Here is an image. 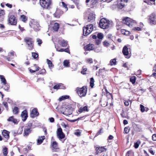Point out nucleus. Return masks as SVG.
Segmentation results:
<instances>
[{
    "label": "nucleus",
    "mask_w": 156,
    "mask_h": 156,
    "mask_svg": "<svg viewBox=\"0 0 156 156\" xmlns=\"http://www.w3.org/2000/svg\"><path fill=\"white\" fill-rule=\"evenodd\" d=\"M116 59H114L112 60H111L110 62L109 65L112 66V65H115L116 64Z\"/></svg>",
    "instance_id": "44"
},
{
    "label": "nucleus",
    "mask_w": 156,
    "mask_h": 156,
    "mask_svg": "<svg viewBox=\"0 0 156 156\" xmlns=\"http://www.w3.org/2000/svg\"><path fill=\"white\" fill-rule=\"evenodd\" d=\"M20 18L22 21L24 23L26 22L27 20V18L24 15L21 16Z\"/></svg>",
    "instance_id": "35"
},
{
    "label": "nucleus",
    "mask_w": 156,
    "mask_h": 156,
    "mask_svg": "<svg viewBox=\"0 0 156 156\" xmlns=\"http://www.w3.org/2000/svg\"><path fill=\"white\" fill-rule=\"evenodd\" d=\"M7 120L15 124H17L18 123L17 119H14L13 116L9 117V118L7 119Z\"/></svg>",
    "instance_id": "25"
},
{
    "label": "nucleus",
    "mask_w": 156,
    "mask_h": 156,
    "mask_svg": "<svg viewBox=\"0 0 156 156\" xmlns=\"http://www.w3.org/2000/svg\"><path fill=\"white\" fill-rule=\"evenodd\" d=\"M123 66L124 68H128L130 67L129 66V65L127 63H126L124 64L123 65Z\"/></svg>",
    "instance_id": "53"
},
{
    "label": "nucleus",
    "mask_w": 156,
    "mask_h": 156,
    "mask_svg": "<svg viewBox=\"0 0 156 156\" xmlns=\"http://www.w3.org/2000/svg\"><path fill=\"white\" fill-rule=\"evenodd\" d=\"M62 5L63 7H64L65 9V11H66L68 10V8L67 7L66 5L65 4V3L64 2H62Z\"/></svg>",
    "instance_id": "49"
},
{
    "label": "nucleus",
    "mask_w": 156,
    "mask_h": 156,
    "mask_svg": "<svg viewBox=\"0 0 156 156\" xmlns=\"http://www.w3.org/2000/svg\"><path fill=\"white\" fill-rule=\"evenodd\" d=\"M94 45L89 44L85 46L84 49L85 51H91L94 48Z\"/></svg>",
    "instance_id": "16"
},
{
    "label": "nucleus",
    "mask_w": 156,
    "mask_h": 156,
    "mask_svg": "<svg viewBox=\"0 0 156 156\" xmlns=\"http://www.w3.org/2000/svg\"><path fill=\"white\" fill-rule=\"evenodd\" d=\"M152 139L153 141H156V134L153 135L152 136Z\"/></svg>",
    "instance_id": "56"
},
{
    "label": "nucleus",
    "mask_w": 156,
    "mask_h": 156,
    "mask_svg": "<svg viewBox=\"0 0 156 156\" xmlns=\"http://www.w3.org/2000/svg\"><path fill=\"white\" fill-rule=\"evenodd\" d=\"M140 141L139 140L137 141L136 142L134 143V147L135 148H138L139 145L140 144Z\"/></svg>",
    "instance_id": "42"
},
{
    "label": "nucleus",
    "mask_w": 156,
    "mask_h": 156,
    "mask_svg": "<svg viewBox=\"0 0 156 156\" xmlns=\"http://www.w3.org/2000/svg\"><path fill=\"white\" fill-rule=\"evenodd\" d=\"M96 0H91L90 1V4L93 5H95L96 3Z\"/></svg>",
    "instance_id": "54"
},
{
    "label": "nucleus",
    "mask_w": 156,
    "mask_h": 156,
    "mask_svg": "<svg viewBox=\"0 0 156 156\" xmlns=\"http://www.w3.org/2000/svg\"><path fill=\"white\" fill-rule=\"evenodd\" d=\"M15 52L13 51H12L8 53V56L9 57V58H6L7 59L8 61H10L13 58L14 56V54Z\"/></svg>",
    "instance_id": "24"
},
{
    "label": "nucleus",
    "mask_w": 156,
    "mask_h": 156,
    "mask_svg": "<svg viewBox=\"0 0 156 156\" xmlns=\"http://www.w3.org/2000/svg\"><path fill=\"white\" fill-rule=\"evenodd\" d=\"M101 40L100 39H97L95 41V44L97 45H99L101 42Z\"/></svg>",
    "instance_id": "51"
},
{
    "label": "nucleus",
    "mask_w": 156,
    "mask_h": 156,
    "mask_svg": "<svg viewBox=\"0 0 156 156\" xmlns=\"http://www.w3.org/2000/svg\"><path fill=\"white\" fill-rule=\"evenodd\" d=\"M140 111L142 112H144L145 111V108L144 106L142 105H140Z\"/></svg>",
    "instance_id": "50"
},
{
    "label": "nucleus",
    "mask_w": 156,
    "mask_h": 156,
    "mask_svg": "<svg viewBox=\"0 0 156 156\" xmlns=\"http://www.w3.org/2000/svg\"><path fill=\"white\" fill-rule=\"evenodd\" d=\"M24 41L28 45L29 49L31 50L33 47L34 41L32 38L30 37H26L24 38Z\"/></svg>",
    "instance_id": "6"
},
{
    "label": "nucleus",
    "mask_w": 156,
    "mask_h": 156,
    "mask_svg": "<svg viewBox=\"0 0 156 156\" xmlns=\"http://www.w3.org/2000/svg\"><path fill=\"white\" fill-rule=\"evenodd\" d=\"M156 15L154 13H152L150 16V23L151 24H156Z\"/></svg>",
    "instance_id": "13"
},
{
    "label": "nucleus",
    "mask_w": 156,
    "mask_h": 156,
    "mask_svg": "<svg viewBox=\"0 0 156 156\" xmlns=\"http://www.w3.org/2000/svg\"><path fill=\"white\" fill-rule=\"evenodd\" d=\"M97 37L98 39L101 40L103 38V34L101 33H98L97 34Z\"/></svg>",
    "instance_id": "40"
},
{
    "label": "nucleus",
    "mask_w": 156,
    "mask_h": 156,
    "mask_svg": "<svg viewBox=\"0 0 156 156\" xmlns=\"http://www.w3.org/2000/svg\"><path fill=\"white\" fill-rule=\"evenodd\" d=\"M87 69H83V70L81 71V73L83 74H85L86 73V72L87 71Z\"/></svg>",
    "instance_id": "59"
},
{
    "label": "nucleus",
    "mask_w": 156,
    "mask_h": 156,
    "mask_svg": "<svg viewBox=\"0 0 156 156\" xmlns=\"http://www.w3.org/2000/svg\"><path fill=\"white\" fill-rule=\"evenodd\" d=\"M64 65L66 67H69V62L68 60H65L63 62Z\"/></svg>",
    "instance_id": "41"
},
{
    "label": "nucleus",
    "mask_w": 156,
    "mask_h": 156,
    "mask_svg": "<svg viewBox=\"0 0 156 156\" xmlns=\"http://www.w3.org/2000/svg\"><path fill=\"white\" fill-rule=\"evenodd\" d=\"M21 117L23 121L24 122L26 120L28 117L27 112L26 110H24L22 112Z\"/></svg>",
    "instance_id": "15"
},
{
    "label": "nucleus",
    "mask_w": 156,
    "mask_h": 156,
    "mask_svg": "<svg viewBox=\"0 0 156 156\" xmlns=\"http://www.w3.org/2000/svg\"><path fill=\"white\" fill-rule=\"evenodd\" d=\"M4 85H5V86L4 87V89L7 91H8L9 89V86L8 85V83H7L5 84H3Z\"/></svg>",
    "instance_id": "45"
},
{
    "label": "nucleus",
    "mask_w": 156,
    "mask_h": 156,
    "mask_svg": "<svg viewBox=\"0 0 156 156\" xmlns=\"http://www.w3.org/2000/svg\"><path fill=\"white\" fill-rule=\"evenodd\" d=\"M128 0H118V7L119 9L123 8L127 3Z\"/></svg>",
    "instance_id": "11"
},
{
    "label": "nucleus",
    "mask_w": 156,
    "mask_h": 156,
    "mask_svg": "<svg viewBox=\"0 0 156 156\" xmlns=\"http://www.w3.org/2000/svg\"><path fill=\"white\" fill-rule=\"evenodd\" d=\"M149 152L152 154L154 155V153L153 152L152 149L151 148H150L148 149Z\"/></svg>",
    "instance_id": "55"
},
{
    "label": "nucleus",
    "mask_w": 156,
    "mask_h": 156,
    "mask_svg": "<svg viewBox=\"0 0 156 156\" xmlns=\"http://www.w3.org/2000/svg\"><path fill=\"white\" fill-rule=\"evenodd\" d=\"M69 96L68 95H66L64 96H62L61 97H60L59 98V101H61L62 100H63L65 99H67L69 98Z\"/></svg>",
    "instance_id": "37"
},
{
    "label": "nucleus",
    "mask_w": 156,
    "mask_h": 156,
    "mask_svg": "<svg viewBox=\"0 0 156 156\" xmlns=\"http://www.w3.org/2000/svg\"><path fill=\"white\" fill-rule=\"evenodd\" d=\"M47 62L48 65L49 67H53L54 65H53L51 62L48 59H47Z\"/></svg>",
    "instance_id": "38"
},
{
    "label": "nucleus",
    "mask_w": 156,
    "mask_h": 156,
    "mask_svg": "<svg viewBox=\"0 0 156 156\" xmlns=\"http://www.w3.org/2000/svg\"><path fill=\"white\" fill-rule=\"evenodd\" d=\"M141 73V71L140 69L138 70L136 72V74L137 75H140Z\"/></svg>",
    "instance_id": "62"
},
{
    "label": "nucleus",
    "mask_w": 156,
    "mask_h": 156,
    "mask_svg": "<svg viewBox=\"0 0 156 156\" xmlns=\"http://www.w3.org/2000/svg\"><path fill=\"white\" fill-rule=\"evenodd\" d=\"M33 125V123L30 122H29L27 124V126L29 127V128H30V127H32Z\"/></svg>",
    "instance_id": "57"
},
{
    "label": "nucleus",
    "mask_w": 156,
    "mask_h": 156,
    "mask_svg": "<svg viewBox=\"0 0 156 156\" xmlns=\"http://www.w3.org/2000/svg\"><path fill=\"white\" fill-rule=\"evenodd\" d=\"M32 56L34 57V58L35 59L37 58L38 56V54L34 52L32 53Z\"/></svg>",
    "instance_id": "47"
},
{
    "label": "nucleus",
    "mask_w": 156,
    "mask_h": 156,
    "mask_svg": "<svg viewBox=\"0 0 156 156\" xmlns=\"http://www.w3.org/2000/svg\"><path fill=\"white\" fill-rule=\"evenodd\" d=\"M87 88L85 86L81 88L77 87L76 91L77 94L80 97L85 96L86 94Z\"/></svg>",
    "instance_id": "2"
},
{
    "label": "nucleus",
    "mask_w": 156,
    "mask_h": 156,
    "mask_svg": "<svg viewBox=\"0 0 156 156\" xmlns=\"http://www.w3.org/2000/svg\"><path fill=\"white\" fill-rule=\"evenodd\" d=\"M85 111H88L87 107V106H85L83 107H81L79 110V112L80 113L82 112Z\"/></svg>",
    "instance_id": "27"
},
{
    "label": "nucleus",
    "mask_w": 156,
    "mask_h": 156,
    "mask_svg": "<svg viewBox=\"0 0 156 156\" xmlns=\"http://www.w3.org/2000/svg\"><path fill=\"white\" fill-rule=\"evenodd\" d=\"M59 28V24L57 23H55L53 27V30L55 31H58Z\"/></svg>",
    "instance_id": "31"
},
{
    "label": "nucleus",
    "mask_w": 156,
    "mask_h": 156,
    "mask_svg": "<svg viewBox=\"0 0 156 156\" xmlns=\"http://www.w3.org/2000/svg\"><path fill=\"white\" fill-rule=\"evenodd\" d=\"M96 153L97 154L98 153H101L103 151H106V149L104 147H97L96 148Z\"/></svg>",
    "instance_id": "23"
},
{
    "label": "nucleus",
    "mask_w": 156,
    "mask_h": 156,
    "mask_svg": "<svg viewBox=\"0 0 156 156\" xmlns=\"http://www.w3.org/2000/svg\"><path fill=\"white\" fill-rule=\"evenodd\" d=\"M3 105L5 107V108H6V109L8 110V107L7 103L6 102H4L3 103Z\"/></svg>",
    "instance_id": "52"
},
{
    "label": "nucleus",
    "mask_w": 156,
    "mask_h": 156,
    "mask_svg": "<svg viewBox=\"0 0 156 156\" xmlns=\"http://www.w3.org/2000/svg\"><path fill=\"white\" fill-rule=\"evenodd\" d=\"M57 136L60 140H61L65 138V135L63 132L62 129L61 127L57 129L56 131Z\"/></svg>",
    "instance_id": "8"
},
{
    "label": "nucleus",
    "mask_w": 156,
    "mask_h": 156,
    "mask_svg": "<svg viewBox=\"0 0 156 156\" xmlns=\"http://www.w3.org/2000/svg\"><path fill=\"white\" fill-rule=\"evenodd\" d=\"M104 133V129L103 128H101L99 130H98L97 133H96L95 135L94 138H95V137H97L99 135H101L102 133Z\"/></svg>",
    "instance_id": "29"
},
{
    "label": "nucleus",
    "mask_w": 156,
    "mask_h": 156,
    "mask_svg": "<svg viewBox=\"0 0 156 156\" xmlns=\"http://www.w3.org/2000/svg\"><path fill=\"white\" fill-rule=\"evenodd\" d=\"M130 49L128 48L126 46H125L122 49V53L123 55L125 56H129V53H130Z\"/></svg>",
    "instance_id": "14"
},
{
    "label": "nucleus",
    "mask_w": 156,
    "mask_h": 156,
    "mask_svg": "<svg viewBox=\"0 0 156 156\" xmlns=\"http://www.w3.org/2000/svg\"><path fill=\"white\" fill-rule=\"evenodd\" d=\"M19 108L17 107H15L13 109V112L14 114H17L19 112Z\"/></svg>",
    "instance_id": "34"
},
{
    "label": "nucleus",
    "mask_w": 156,
    "mask_h": 156,
    "mask_svg": "<svg viewBox=\"0 0 156 156\" xmlns=\"http://www.w3.org/2000/svg\"><path fill=\"white\" fill-rule=\"evenodd\" d=\"M31 128H25L23 131V135L24 136H27L31 132Z\"/></svg>",
    "instance_id": "17"
},
{
    "label": "nucleus",
    "mask_w": 156,
    "mask_h": 156,
    "mask_svg": "<svg viewBox=\"0 0 156 156\" xmlns=\"http://www.w3.org/2000/svg\"><path fill=\"white\" fill-rule=\"evenodd\" d=\"M114 138V137L112 135H110L108 138V140H112Z\"/></svg>",
    "instance_id": "63"
},
{
    "label": "nucleus",
    "mask_w": 156,
    "mask_h": 156,
    "mask_svg": "<svg viewBox=\"0 0 156 156\" xmlns=\"http://www.w3.org/2000/svg\"><path fill=\"white\" fill-rule=\"evenodd\" d=\"M59 44L63 47H66L67 44V42L64 40H59Z\"/></svg>",
    "instance_id": "22"
},
{
    "label": "nucleus",
    "mask_w": 156,
    "mask_h": 156,
    "mask_svg": "<svg viewBox=\"0 0 156 156\" xmlns=\"http://www.w3.org/2000/svg\"><path fill=\"white\" fill-rule=\"evenodd\" d=\"M35 70H33L32 69H30L29 71L31 73L36 72V74H45L46 71L45 69H35Z\"/></svg>",
    "instance_id": "10"
},
{
    "label": "nucleus",
    "mask_w": 156,
    "mask_h": 156,
    "mask_svg": "<svg viewBox=\"0 0 156 156\" xmlns=\"http://www.w3.org/2000/svg\"><path fill=\"white\" fill-rule=\"evenodd\" d=\"M94 81L93 77H91L90 79V85L91 88H93L94 86Z\"/></svg>",
    "instance_id": "39"
},
{
    "label": "nucleus",
    "mask_w": 156,
    "mask_h": 156,
    "mask_svg": "<svg viewBox=\"0 0 156 156\" xmlns=\"http://www.w3.org/2000/svg\"><path fill=\"white\" fill-rule=\"evenodd\" d=\"M56 51H58L59 52H63V51H65L66 52H67L69 54H70V51L69 50V49L68 48H67L66 49H61L60 50H58V49H56Z\"/></svg>",
    "instance_id": "32"
},
{
    "label": "nucleus",
    "mask_w": 156,
    "mask_h": 156,
    "mask_svg": "<svg viewBox=\"0 0 156 156\" xmlns=\"http://www.w3.org/2000/svg\"><path fill=\"white\" fill-rule=\"evenodd\" d=\"M2 135L5 138L9 139V132L5 130H3L2 132Z\"/></svg>",
    "instance_id": "21"
},
{
    "label": "nucleus",
    "mask_w": 156,
    "mask_h": 156,
    "mask_svg": "<svg viewBox=\"0 0 156 156\" xmlns=\"http://www.w3.org/2000/svg\"><path fill=\"white\" fill-rule=\"evenodd\" d=\"M62 12L59 10L58 9L56 10L55 13L54 14V16L57 18H59L60 16L62 14Z\"/></svg>",
    "instance_id": "19"
},
{
    "label": "nucleus",
    "mask_w": 156,
    "mask_h": 156,
    "mask_svg": "<svg viewBox=\"0 0 156 156\" xmlns=\"http://www.w3.org/2000/svg\"><path fill=\"white\" fill-rule=\"evenodd\" d=\"M30 26L35 31L40 30V26L38 22L35 20H32L29 23Z\"/></svg>",
    "instance_id": "4"
},
{
    "label": "nucleus",
    "mask_w": 156,
    "mask_h": 156,
    "mask_svg": "<svg viewBox=\"0 0 156 156\" xmlns=\"http://www.w3.org/2000/svg\"><path fill=\"white\" fill-rule=\"evenodd\" d=\"M114 26L113 22L111 20H108V28H111Z\"/></svg>",
    "instance_id": "33"
},
{
    "label": "nucleus",
    "mask_w": 156,
    "mask_h": 156,
    "mask_svg": "<svg viewBox=\"0 0 156 156\" xmlns=\"http://www.w3.org/2000/svg\"><path fill=\"white\" fill-rule=\"evenodd\" d=\"M93 25L90 24L87 25L86 26L83 27V32L84 36H86L88 35L93 31Z\"/></svg>",
    "instance_id": "1"
},
{
    "label": "nucleus",
    "mask_w": 156,
    "mask_h": 156,
    "mask_svg": "<svg viewBox=\"0 0 156 156\" xmlns=\"http://www.w3.org/2000/svg\"><path fill=\"white\" fill-rule=\"evenodd\" d=\"M5 14V12L4 10L0 9V21H2L3 20Z\"/></svg>",
    "instance_id": "26"
},
{
    "label": "nucleus",
    "mask_w": 156,
    "mask_h": 156,
    "mask_svg": "<svg viewBox=\"0 0 156 156\" xmlns=\"http://www.w3.org/2000/svg\"><path fill=\"white\" fill-rule=\"evenodd\" d=\"M86 60L89 63H91L93 62V59L92 58H87Z\"/></svg>",
    "instance_id": "58"
},
{
    "label": "nucleus",
    "mask_w": 156,
    "mask_h": 156,
    "mask_svg": "<svg viewBox=\"0 0 156 156\" xmlns=\"http://www.w3.org/2000/svg\"><path fill=\"white\" fill-rule=\"evenodd\" d=\"M65 88L63 84L62 83H59L54 86L53 88L54 89H63Z\"/></svg>",
    "instance_id": "20"
},
{
    "label": "nucleus",
    "mask_w": 156,
    "mask_h": 156,
    "mask_svg": "<svg viewBox=\"0 0 156 156\" xmlns=\"http://www.w3.org/2000/svg\"><path fill=\"white\" fill-rule=\"evenodd\" d=\"M123 23L129 27H131L136 23V21L129 17L126 18L122 20Z\"/></svg>",
    "instance_id": "3"
},
{
    "label": "nucleus",
    "mask_w": 156,
    "mask_h": 156,
    "mask_svg": "<svg viewBox=\"0 0 156 156\" xmlns=\"http://www.w3.org/2000/svg\"><path fill=\"white\" fill-rule=\"evenodd\" d=\"M45 139V137L44 136H41L38 139L37 141V143L39 144H41L42 143L43 140H44Z\"/></svg>",
    "instance_id": "30"
},
{
    "label": "nucleus",
    "mask_w": 156,
    "mask_h": 156,
    "mask_svg": "<svg viewBox=\"0 0 156 156\" xmlns=\"http://www.w3.org/2000/svg\"><path fill=\"white\" fill-rule=\"evenodd\" d=\"M132 153V151H128L126 154V156H129L130 154Z\"/></svg>",
    "instance_id": "61"
},
{
    "label": "nucleus",
    "mask_w": 156,
    "mask_h": 156,
    "mask_svg": "<svg viewBox=\"0 0 156 156\" xmlns=\"http://www.w3.org/2000/svg\"><path fill=\"white\" fill-rule=\"evenodd\" d=\"M3 154L5 156H6L7 154V148L6 147H4L3 149Z\"/></svg>",
    "instance_id": "46"
},
{
    "label": "nucleus",
    "mask_w": 156,
    "mask_h": 156,
    "mask_svg": "<svg viewBox=\"0 0 156 156\" xmlns=\"http://www.w3.org/2000/svg\"><path fill=\"white\" fill-rule=\"evenodd\" d=\"M95 18L94 13L93 12H92L87 14V21L88 22L92 23L95 20Z\"/></svg>",
    "instance_id": "9"
},
{
    "label": "nucleus",
    "mask_w": 156,
    "mask_h": 156,
    "mask_svg": "<svg viewBox=\"0 0 156 156\" xmlns=\"http://www.w3.org/2000/svg\"><path fill=\"white\" fill-rule=\"evenodd\" d=\"M124 104L125 106H127L129 105V101H126L125 102H124Z\"/></svg>",
    "instance_id": "64"
},
{
    "label": "nucleus",
    "mask_w": 156,
    "mask_h": 156,
    "mask_svg": "<svg viewBox=\"0 0 156 156\" xmlns=\"http://www.w3.org/2000/svg\"><path fill=\"white\" fill-rule=\"evenodd\" d=\"M100 27L103 29H106L107 27V20L105 18L101 19L99 22Z\"/></svg>",
    "instance_id": "7"
},
{
    "label": "nucleus",
    "mask_w": 156,
    "mask_h": 156,
    "mask_svg": "<svg viewBox=\"0 0 156 156\" xmlns=\"http://www.w3.org/2000/svg\"><path fill=\"white\" fill-rule=\"evenodd\" d=\"M129 132V129L128 127H126L124 128V133L127 134Z\"/></svg>",
    "instance_id": "48"
},
{
    "label": "nucleus",
    "mask_w": 156,
    "mask_h": 156,
    "mask_svg": "<svg viewBox=\"0 0 156 156\" xmlns=\"http://www.w3.org/2000/svg\"><path fill=\"white\" fill-rule=\"evenodd\" d=\"M38 115L39 113L37 111V109L36 108H35L32 110L30 114V116L32 118H34L35 116Z\"/></svg>",
    "instance_id": "18"
},
{
    "label": "nucleus",
    "mask_w": 156,
    "mask_h": 156,
    "mask_svg": "<svg viewBox=\"0 0 156 156\" xmlns=\"http://www.w3.org/2000/svg\"><path fill=\"white\" fill-rule=\"evenodd\" d=\"M136 77L135 76H131L130 78V81L133 83L134 84L136 81Z\"/></svg>",
    "instance_id": "36"
},
{
    "label": "nucleus",
    "mask_w": 156,
    "mask_h": 156,
    "mask_svg": "<svg viewBox=\"0 0 156 156\" xmlns=\"http://www.w3.org/2000/svg\"><path fill=\"white\" fill-rule=\"evenodd\" d=\"M57 147V143L56 141H54L52 144V147L53 149H56Z\"/></svg>",
    "instance_id": "43"
},
{
    "label": "nucleus",
    "mask_w": 156,
    "mask_h": 156,
    "mask_svg": "<svg viewBox=\"0 0 156 156\" xmlns=\"http://www.w3.org/2000/svg\"><path fill=\"white\" fill-rule=\"evenodd\" d=\"M40 4L43 8L47 9L51 4L50 0H40Z\"/></svg>",
    "instance_id": "5"
},
{
    "label": "nucleus",
    "mask_w": 156,
    "mask_h": 156,
    "mask_svg": "<svg viewBox=\"0 0 156 156\" xmlns=\"http://www.w3.org/2000/svg\"><path fill=\"white\" fill-rule=\"evenodd\" d=\"M141 29L140 28L138 27H136L134 28V30H140Z\"/></svg>",
    "instance_id": "60"
},
{
    "label": "nucleus",
    "mask_w": 156,
    "mask_h": 156,
    "mask_svg": "<svg viewBox=\"0 0 156 156\" xmlns=\"http://www.w3.org/2000/svg\"><path fill=\"white\" fill-rule=\"evenodd\" d=\"M0 79L1 83H3V84H6L7 83L6 80L3 75H0Z\"/></svg>",
    "instance_id": "28"
},
{
    "label": "nucleus",
    "mask_w": 156,
    "mask_h": 156,
    "mask_svg": "<svg viewBox=\"0 0 156 156\" xmlns=\"http://www.w3.org/2000/svg\"><path fill=\"white\" fill-rule=\"evenodd\" d=\"M9 23L11 25H16L17 23V20L15 16L13 15H11L9 19Z\"/></svg>",
    "instance_id": "12"
}]
</instances>
